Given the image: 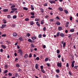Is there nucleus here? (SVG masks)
Here are the masks:
<instances>
[{"instance_id": "4468645a", "label": "nucleus", "mask_w": 78, "mask_h": 78, "mask_svg": "<svg viewBox=\"0 0 78 78\" xmlns=\"http://www.w3.org/2000/svg\"><path fill=\"white\" fill-rule=\"evenodd\" d=\"M1 47H2V48L3 49H5L6 48V46L2 44L1 45Z\"/></svg>"}, {"instance_id": "9d476101", "label": "nucleus", "mask_w": 78, "mask_h": 78, "mask_svg": "<svg viewBox=\"0 0 78 78\" xmlns=\"http://www.w3.org/2000/svg\"><path fill=\"white\" fill-rule=\"evenodd\" d=\"M24 58L27 59L28 57V54H26L24 56Z\"/></svg>"}, {"instance_id": "864d4df0", "label": "nucleus", "mask_w": 78, "mask_h": 78, "mask_svg": "<svg viewBox=\"0 0 78 78\" xmlns=\"http://www.w3.org/2000/svg\"><path fill=\"white\" fill-rule=\"evenodd\" d=\"M66 66V67H69V63H67Z\"/></svg>"}, {"instance_id": "f257e3e1", "label": "nucleus", "mask_w": 78, "mask_h": 78, "mask_svg": "<svg viewBox=\"0 0 78 78\" xmlns=\"http://www.w3.org/2000/svg\"><path fill=\"white\" fill-rule=\"evenodd\" d=\"M57 66L58 67H61L62 66V63L61 62L59 63V62H57Z\"/></svg>"}, {"instance_id": "423d86ee", "label": "nucleus", "mask_w": 78, "mask_h": 78, "mask_svg": "<svg viewBox=\"0 0 78 78\" xmlns=\"http://www.w3.org/2000/svg\"><path fill=\"white\" fill-rule=\"evenodd\" d=\"M6 26V24H3L2 25V27H1V28L2 29L4 28V27H5Z\"/></svg>"}, {"instance_id": "aec40b11", "label": "nucleus", "mask_w": 78, "mask_h": 78, "mask_svg": "<svg viewBox=\"0 0 78 78\" xmlns=\"http://www.w3.org/2000/svg\"><path fill=\"white\" fill-rule=\"evenodd\" d=\"M35 67L36 69H37V68H38V64H36Z\"/></svg>"}, {"instance_id": "20e7f679", "label": "nucleus", "mask_w": 78, "mask_h": 78, "mask_svg": "<svg viewBox=\"0 0 78 78\" xmlns=\"http://www.w3.org/2000/svg\"><path fill=\"white\" fill-rule=\"evenodd\" d=\"M49 2L51 3V4H53V3H56V2L54 0H50Z\"/></svg>"}, {"instance_id": "a878e982", "label": "nucleus", "mask_w": 78, "mask_h": 78, "mask_svg": "<svg viewBox=\"0 0 78 78\" xmlns=\"http://www.w3.org/2000/svg\"><path fill=\"white\" fill-rule=\"evenodd\" d=\"M74 31V29H72L70 30V32L73 33Z\"/></svg>"}, {"instance_id": "c9c22d12", "label": "nucleus", "mask_w": 78, "mask_h": 78, "mask_svg": "<svg viewBox=\"0 0 78 78\" xmlns=\"http://www.w3.org/2000/svg\"><path fill=\"white\" fill-rule=\"evenodd\" d=\"M69 73L71 76H72V72L69 71Z\"/></svg>"}, {"instance_id": "412c9836", "label": "nucleus", "mask_w": 78, "mask_h": 78, "mask_svg": "<svg viewBox=\"0 0 78 78\" xmlns=\"http://www.w3.org/2000/svg\"><path fill=\"white\" fill-rule=\"evenodd\" d=\"M3 12H7L8 11V9H4V10H3Z\"/></svg>"}, {"instance_id": "9b49d317", "label": "nucleus", "mask_w": 78, "mask_h": 78, "mask_svg": "<svg viewBox=\"0 0 78 78\" xmlns=\"http://www.w3.org/2000/svg\"><path fill=\"white\" fill-rule=\"evenodd\" d=\"M60 35L61 37H64V34L62 33H61Z\"/></svg>"}, {"instance_id": "338daca9", "label": "nucleus", "mask_w": 78, "mask_h": 78, "mask_svg": "<svg viewBox=\"0 0 78 78\" xmlns=\"http://www.w3.org/2000/svg\"><path fill=\"white\" fill-rule=\"evenodd\" d=\"M12 27H16V25L14 24H12Z\"/></svg>"}, {"instance_id": "473e14b6", "label": "nucleus", "mask_w": 78, "mask_h": 78, "mask_svg": "<svg viewBox=\"0 0 78 78\" xmlns=\"http://www.w3.org/2000/svg\"><path fill=\"white\" fill-rule=\"evenodd\" d=\"M13 19H16V18H17V16L15 15L14 16H13Z\"/></svg>"}, {"instance_id": "58836bf2", "label": "nucleus", "mask_w": 78, "mask_h": 78, "mask_svg": "<svg viewBox=\"0 0 78 78\" xmlns=\"http://www.w3.org/2000/svg\"><path fill=\"white\" fill-rule=\"evenodd\" d=\"M23 9L26 10V11H27V10H28V9L27 8L24 7L23 8Z\"/></svg>"}, {"instance_id": "0eeeda50", "label": "nucleus", "mask_w": 78, "mask_h": 78, "mask_svg": "<svg viewBox=\"0 0 78 78\" xmlns=\"http://www.w3.org/2000/svg\"><path fill=\"white\" fill-rule=\"evenodd\" d=\"M62 44L63 45V47H64L66 46V42L64 43V41H62Z\"/></svg>"}, {"instance_id": "0e129e2a", "label": "nucleus", "mask_w": 78, "mask_h": 78, "mask_svg": "<svg viewBox=\"0 0 78 78\" xmlns=\"http://www.w3.org/2000/svg\"><path fill=\"white\" fill-rule=\"evenodd\" d=\"M41 69H43V66H41Z\"/></svg>"}, {"instance_id": "f8f14e48", "label": "nucleus", "mask_w": 78, "mask_h": 78, "mask_svg": "<svg viewBox=\"0 0 78 78\" xmlns=\"http://www.w3.org/2000/svg\"><path fill=\"white\" fill-rule=\"evenodd\" d=\"M2 21H3L4 23H7V21H6V20L5 19L2 20Z\"/></svg>"}, {"instance_id": "4be33fe9", "label": "nucleus", "mask_w": 78, "mask_h": 78, "mask_svg": "<svg viewBox=\"0 0 78 78\" xmlns=\"http://www.w3.org/2000/svg\"><path fill=\"white\" fill-rule=\"evenodd\" d=\"M58 30L59 31H61V30H62V27H58Z\"/></svg>"}, {"instance_id": "69168bd1", "label": "nucleus", "mask_w": 78, "mask_h": 78, "mask_svg": "<svg viewBox=\"0 0 78 78\" xmlns=\"http://www.w3.org/2000/svg\"><path fill=\"white\" fill-rule=\"evenodd\" d=\"M48 9H50V10H51L52 9V8H51V7H49Z\"/></svg>"}, {"instance_id": "1a4fd4ad", "label": "nucleus", "mask_w": 78, "mask_h": 78, "mask_svg": "<svg viewBox=\"0 0 78 78\" xmlns=\"http://www.w3.org/2000/svg\"><path fill=\"white\" fill-rule=\"evenodd\" d=\"M75 63V61H73L72 63L71 64V66H72V67L73 68V67H74V63Z\"/></svg>"}, {"instance_id": "a19ab883", "label": "nucleus", "mask_w": 78, "mask_h": 78, "mask_svg": "<svg viewBox=\"0 0 78 78\" xmlns=\"http://www.w3.org/2000/svg\"><path fill=\"white\" fill-rule=\"evenodd\" d=\"M56 23L57 24V25H60V23L59 22H57Z\"/></svg>"}, {"instance_id": "052dcab7", "label": "nucleus", "mask_w": 78, "mask_h": 78, "mask_svg": "<svg viewBox=\"0 0 78 78\" xmlns=\"http://www.w3.org/2000/svg\"><path fill=\"white\" fill-rule=\"evenodd\" d=\"M58 58H61V55H58Z\"/></svg>"}, {"instance_id": "c03bdc74", "label": "nucleus", "mask_w": 78, "mask_h": 78, "mask_svg": "<svg viewBox=\"0 0 78 78\" xmlns=\"http://www.w3.org/2000/svg\"><path fill=\"white\" fill-rule=\"evenodd\" d=\"M25 21H28L29 20V19L28 18H26L25 19Z\"/></svg>"}, {"instance_id": "393cba45", "label": "nucleus", "mask_w": 78, "mask_h": 78, "mask_svg": "<svg viewBox=\"0 0 78 78\" xmlns=\"http://www.w3.org/2000/svg\"><path fill=\"white\" fill-rule=\"evenodd\" d=\"M22 37H21L19 38V39L20 41H22Z\"/></svg>"}, {"instance_id": "e2e57ef3", "label": "nucleus", "mask_w": 78, "mask_h": 78, "mask_svg": "<svg viewBox=\"0 0 78 78\" xmlns=\"http://www.w3.org/2000/svg\"><path fill=\"white\" fill-rule=\"evenodd\" d=\"M15 76L16 77H17V76H18V74H16L15 75Z\"/></svg>"}, {"instance_id": "774afa93", "label": "nucleus", "mask_w": 78, "mask_h": 78, "mask_svg": "<svg viewBox=\"0 0 78 78\" xmlns=\"http://www.w3.org/2000/svg\"><path fill=\"white\" fill-rule=\"evenodd\" d=\"M14 55H15V56H17V53H15Z\"/></svg>"}, {"instance_id": "bf43d9fd", "label": "nucleus", "mask_w": 78, "mask_h": 78, "mask_svg": "<svg viewBox=\"0 0 78 78\" xmlns=\"http://www.w3.org/2000/svg\"><path fill=\"white\" fill-rule=\"evenodd\" d=\"M46 47V46H45V45H44L43 46V48H45Z\"/></svg>"}, {"instance_id": "7ed1b4c3", "label": "nucleus", "mask_w": 78, "mask_h": 78, "mask_svg": "<svg viewBox=\"0 0 78 78\" xmlns=\"http://www.w3.org/2000/svg\"><path fill=\"white\" fill-rule=\"evenodd\" d=\"M28 41L29 42H31V43H34V41H33L30 39H28Z\"/></svg>"}, {"instance_id": "f3484780", "label": "nucleus", "mask_w": 78, "mask_h": 78, "mask_svg": "<svg viewBox=\"0 0 78 78\" xmlns=\"http://www.w3.org/2000/svg\"><path fill=\"white\" fill-rule=\"evenodd\" d=\"M7 17L8 19H11V16L10 15H8L7 16Z\"/></svg>"}, {"instance_id": "4c0bfd02", "label": "nucleus", "mask_w": 78, "mask_h": 78, "mask_svg": "<svg viewBox=\"0 0 78 78\" xmlns=\"http://www.w3.org/2000/svg\"><path fill=\"white\" fill-rule=\"evenodd\" d=\"M2 37H6V34H4L2 35Z\"/></svg>"}, {"instance_id": "79ce46f5", "label": "nucleus", "mask_w": 78, "mask_h": 78, "mask_svg": "<svg viewBox=\"0 0 78 78\" xmlns=\"http://www.w3.org/2000/svg\"><path fill=\"white\" fill-rule=\"evenodd\" d=\"M30 14H31V15H32V16H34V13L33 12H31Z\"/></svg>"}, {"instance_id": "49530a36", "label": "nucleus", "mask_w": 78, "mask_h": 78, "mask_svg": "<svg viewBox=\"0 0 78 78\" xmlns=\"http://www.w3.org/2000/svg\"><path fill=\"white\" fill-rule=\"evenodd\" d=\"M41 11L42 12H44V9H41Z\"/></svg>"}, {"instance_id": "cd10ccee", "label": "nucleus", "mask_w": 78, "mask_h": 78, "mask_svg": "<svg viewBox=\"0 0 78 78\" xmlns=\"http://www.w3.org/2000/svg\"><path fill=\"white\" fill-rule=\"evenodd\" d=\"M43 30L44 31H45V30H46V27H44Z\"/></svg>"}, {"instance_id": "c756f323", "label": "nucleus", "mask_w": 78, "mask_h": 78, "mask_svg": "<svg viewBox=\"0 0 78 78\" xmlns=\"http://www.w3.org/2000/svg\"><path fill=\"white\" fill-rule=\"evenodd\" d=\"M44 20H42L41 22V24H44Z\"/></svg>"}, {"instance_id": "603ef678", "label": "nucleus", "mask_w": 78, "mask_h": 78, "mask_svg": "<svg viewBox=\"0 0 78 78\" xmlns=\"http://www.w3.org/2000/svg\"><path fill=\"white\" fill-rule=\"evenodd\" d=\"M60 52V51L59 50H57V53H59V52Z\"/></svg>"}, {"instance_id": "e433bc0d", "label": "nucleus", "mask_w": 78, "mask_h": 78, "mask_svg": "<svg viewBox=\"0 0 78 78\" xmlns=\"http://www.w3.org/2000/svg\"><path fill=\"white\" fill-rule=\"evenodd\" d=\"M8 75H9V76H12V74L11 73H8Z\"/></svg>"}, {"instance_id": "bb28decb", "label": "nucleus", "mask_w": 78, "mask_h": 78, "mask_svg": "<svg viewBox=\"0 0 78 78\" xmlns=\"http://www.w3.org/2000/svg\"><path fill=\"white\" fill-rule=\"evenodd\" d=\"M8 72V70H5L4 72V74H5V73H7Z\"/></svg>"}, {"instance_id": "09e8293b", "label": "nucleus", "mask_w": 78, "mask_h": 78, "mask_svg": "<svg viewBox=\"0 0 78 78\" xmlns=\"http://www.w3.org/2000/svg\"><path fill=\"white\" fill-rule=\"evenodd\" d=\"M46 65L48 66V67H50V65L49 63H47L46 64Z\"/></svg>"}, {"instance_id": "39448f33", "label": "nucleus", "mask_w": 78, "mask_h": 78, "mask_svg": "<svg viewBox=\"0 0 78 78\" xmlns=\"http://www.w3.org/2000/svg\"><path fill=\"white\" fill-rule=\"evenodd\" d=\"M31 38L32 39V40L34 41V39H36V38H37V37H36V36H34L33 37H31Z\"/></svg>"}, {"instance_id": "ddd939ff", "label": "nucleus", "mask_w": 78, "mask_h": 78, "mask_svg": "<svg viewBox=\"0 0 78 78\" xmlns=\"http://www.w3.org/2000/svg\"><path fill=\"white\" fill-rule=\"evenodd\" d=\"M11 10L13 11H16V10H17V9L16 8H12Z\"/></svg>"}, {"instance_id": "ea45409f", "label": "nucleus", "mask_w": 78, "mask_h": 78, "mask_svg": "<svg viewBox=\"0 0 78 78\" xmlns=\"http://www.w3.org/2000/svg\"><path fill=\"white\" fill-rule=\"evenodd\" d=\"M16 66L17 67H20V65H19V64H16Z\"/></svg>"}, {"instance_id": "de8ad7c7", "label": "nucleus", "mask_w": 78, "mask_h": 78, "mask_svg": "<svg viewBox=\"0 0 78 78\" xmlns=\"http://www.w3.org/2000/svg\"><path fill=\"white\" fill-rule=\"evenodd\" d=\"M35 59L36 60H37V61H38V60H39V57H37Z\"/></svg>"}, {"instance_id": "8fccbe9b", "label": "nucleus", "mask_w": 78, "mask_h": 78, "mask_svg": "<svg viewBox=\"0 0 78 78\" xmlns=\"http://www.w3.org/2000/svg\"><path fill=\"white\" fill-rule=\"evenodd\" d=\"M56 72H57V73H59V70L56 69Z\"/></svg>"}, {"instance_id": "f704fd0d", "label": "nucleus", "mask_w": 78, "mask_h": 78, "mask_svg": "<svg viewBox=\"0 0 78 78\" xmlns=\"http://www.w3.org/2000/svg\"><path fill=\"white\" fill-rule=\"evenodd\" d=\"M32 56V54L30 53L29 56V58H31Z\"/></svg>"}, {"instance_id": "2f4dec72", "label": "nucleus", "mask_w": 78, "mask_h": 78, "mask_svg": "<svg viewBox=\"0 0 78 78\" xmlns=\"http://www.w3.org/2000/svg\"><path fill=\"white\" fill-rule=\"evenodd\" d=\"M64 11L66 14H68V11L67 10H64Z\"/></svg>"}, {"instance_id": "37998d69", "label": "nucleus", "mask_w": 78, "mask_h": 78, "mask_svg": "<svg viewBox=\"0 0 78 78\" xmlns=\"http://www.w3.org/2000/svg\"><path fill=\"white\" fill-rule=\"evenodd\" d=\"M27 36L28 37H29L30 36V33L27 34Z\"/></svg>"}, {"instance_id": "3c124183", "label": "nucleus", "mask_w": 78, "mask_h": 78, "mask_svg": "<svg viewBox=\"0 0 78 78\" xmlns=\"http://www.w3.org/2000/svg\"><path fill=\"white\" fill-rule=\"evenodd\" d=\"M62 62H64V58L63 57L62 58Z\"/></svg>"}, {"instance_id": "4d7b16f0", "label": "nucleus", "mask_w": 78, "mask_h": 78, "mask_svg": "<svg viewBox=\"0 0 78 78\" xmlns=\"http://www.w3.org/2000/svg\"><path fill=\"white\" fill-rule=\"evenodd\" d=\"M31 18H32V19H33V18H34V17H35V16H31Z\"/></svg>"}, {"instance_id": "c85d7f7f", "label": "nucleus", "mask_w": 78, "mask_h": 78, "mask_svg": "<svg viewBox=\"0 0 78 78\" xmlns=\"http://www.w3.org/2000/svg\"><path fill=\"white\" fill-rule=\"evenodd\" d=\"M41 37H42V35L41 34H40L38 35L39 38H41Z\"/></svg>"}, {"instance_id": "72a5a7b5", "label": "nucleus", "mask_w": 78, "mask_h": 78, "mask_svg": "<svg viewBox=\"0 0 78 78\" xmlns=\"http://www.w3.org/2000/svg\"><path fill=\"white\" fill-rule=\"evenodd\" d=\"M45 61L46 62H47V61H48V58H46L45 59Z\"/></svg>"}, {"instance_id": "dca6fc26", "label": "nucleus", "mask_w": 78, "mask_h": 78, "mask_svg": "<svg viewBox=\"0 0 78 78\" xmlns=\"http://www.w3.org/2000/svg\"><path fill=\"white\" fill-rule=\"evenodd\" d=\"M13 36H14L15 37H16V36H17V34L16 32H14L13 33Z\"/></svg>"}, {"instance_id": "b1692460", "label": "nucleus", "mask_w": 78, "mask_h": 78, "mask_svg": "<svg viewBox=\"0 0 78 78\" xmlns=\"http://www.w3.org/2000/svg\"><path fill=\"white\" fill-rule=\"evenodd\" d=\"M60 34V33H59V32H57L56 34L57 36V37H58V36H59Z\"/></svg>"}, {"instance_id": "f03ea898", "label": "nucleus", "mask_w": 78, "mask_h": 78, "mask_svg": "<svg viewBox=\"0 0 78 78\" xmlns=\"http://www.w3.org/2000/svg\"><path fill=\"white\" fill-rule=\"evenodd\" d=\"M18 53L22 55V51L20 49H19L18 51Z\"/></svg>"}, {"instance_id": "a211bd4d", "label": "nucleus", "mask_w": 78, "mask_h": 78, "mask_svg": "<svg viewBox=\"0 0 78 78\" xmlns=\"http://www.w3.org/2000/svg\"><path fill=\"white\" fill-rule=\"evenodd\" d=\"M30 24L31 25H34V22L33 21H31L30 22Z\"/></svg>"}, {"instance_id": "a18cd8bd", "label": "nucleus", "mask_w": 78, "mask_h": 78, "mask_svg": "<svg viewBox=\"0 0 78 78\" xmlns=\"http://www.w3.org/2000/svg\"><path fill=\"white\" fill-rule=\"evenodd\" d=\"M16 6L15 5H12L11 7V8H15Z\"/></svg>"}, {"instance_id": "680f3d73", "label": "nucleus", "mask_w": 78, "mask_h": 78, "mask_svg": "<svg viewBox=\"0 0 78 78\" xmlns=\"http://www.w3.org/2000/svg\"><path fill=\"white\" fill-rule=\"evenodd\" d=\"M31 47H34V45H33V44H31Z\"/></svg>"}, {"instance_id": "13d9d810", "label": "nucleus", "mask_w": 78, "mask_h": 78, "mask_svg": "<svg viewBox=\"0 0 78 78\" xmlns=\"http://www.w3.org/2000/svg\"><path fill=\"white\" fill-rule=\"evenodd\" d=\"M5 69H7L8 68V66L7 65H5Z\"/></svg>"}, {"instance_id": "2eb2a0df", "label": "nucleus", "mask_w": 78, "mask_h": 78, "mask_svg": "<svg viewBox=\"0 0 78 78\" xmlns=\"http://www.w3.org/2000/svg\"><path fill=\"white\" fill-rule=\"evenodd\" d=\"M36 24H37V25L38 26V27H40V26H41L40 24H39V22H38V21H37L36 22Z\"/></svg>"}, {"instance_id": "7c9ffc66", "label": "nucleus", "mask_w": 78, "mask_h": 78, "mask_svg": "<svg viewBox=\"0 0 78 78\" xmlns=\"http://www.w3.org/2000/svg\"><path fill=\"white\" fill-rule=\"evenodd\" d=\"M43 5H44V6H48V4L47 3H45V4H43Z\"/></svg>"}, {"instance_id": "6e6552de", "label": "nucleus", "mask_w": 78, "mask_h": 78, "mask_svg": "<svg viewBox=\"0 0 78 78\" xmlns=\"http://www.w3.org/2000/svg\"><path fill=\"white\" fill-rule=\"evenodd\" d=\"M58 10H59L60 11H63V9L61 7H59L58 8Z\"/></svg>"}, {"instance_id": "5fc2aeb1", "label": "nucleus", "mask_w": 78, "mask_h": 78, "mask_svg": "<svg viewBox=\"0 0 78 78\" xmlns=\"http://www.w3.org/2000/svg\"><path fill=\"white\" fill-rule=\"evenodd\" d=\"M69 20H72V17H70L69 18Z\"/></svg>"}, {"instance_id": "6ab92c4d", "label": "nucleus", "mask_w": 78, "mask_h": 78, "mask_svg": "<svg viewBox=\"0 0 78 78\" xmlns=\"http://www.w3.org/2000/svg\"><path fill=\"white\" fill-rule=\"evenodd\" d=\"M35 21H39L40 20V19L36 18L35 20Z\"/></svg>"}, {"instance_id": "6e6d98bb", "label": "nucleus", "mask_w": 78, "mask_h": 78, "mask_svg": "<svg viewBox=\"0 0 78 78\" xmlns=\"http://www.w3.org/2000/svg\"><path fill=\"white\" fill-rule=\"evenodd\" d=\"M0 51L1 52H3V49H0Z\"/></svg>"}, {"instance_id": "5701e85b", "label": "nucleus", "mask_w": 78, "mask_h": 78, "mask_svg": "<svg viewBox=\"0 0 78 78\" xmlns=\"http://www.w3.org/2000/svg\"><path fill=\"white\" fill-rule=\"evenodd\" d=\"M41 72H42V73H45V71L44 69H41Z\"/></svg>"}]
</instances>
